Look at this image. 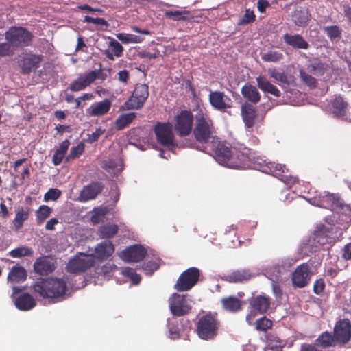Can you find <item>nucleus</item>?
<instances>
[{"instance_id": "f257e3e1", "label": "nucleus", "mask_w": 351, "mask_h": 351, "mask_svg": "<svg viewBox=\"0 0 351 351\" xmlns=\"http://www.w3.org/2000/svg\"><path fill=\"white\" fill-rule=\"evenodd\" d=\"M241 162L240 168L255 169L276 177H280V180L287 185H291L296 182L295 178L283 174L284 165L273 162H267L261 158L253 156L250 149L247 147L241 149Z\"/></svg>"}, {"instance_id": "f03ea898", "label": "nucleus", "mask_w": 351, "mask_h": 351, "mask_svg": "<svg viewBox=\"0 0 351 351\" xmlns=\"http://www.w3.org/2000/svg\"><path fill=\"white\" fill-rule=\"evenodd\" d=\"M212 149L215 153V160L220 165L228 168H240L241 150L236 148L230 149L223 144L215 141H213Z\"/></svg>"}, {"instance_id": "7ed1b4c3", "label": "nucleus", "mask_w": 351, "mask_h": 351, "mask_svg": "<svg viewBox=\"0 0 351 351\" xmlns=\"http://www.w3.org/2000/svg\"><path fill=\"white\" fill-rule=\"evenodd\" d=\"M66 283L60 278H49L37 281L34 285L35 292L43 298H60L64 295Z\"/></svg>"}, {"instance_id": "20e7f679", "label": "nucleus", "mask_w": 351, "mask_h": 351, "mask_svg": "<svg viewBox=\"0 0 351 351\" xmlns=\"http://www.w3.org/2000/svg\"><path fill=\"white\" fill-rule=\"evenodd\" d=\"M194 135L197 141L206 143L213 138V123L206 110L199 109L195 114Z\"/></svg>"}, {"instance_id": "39448f33", "label": "nucleus", "mask_w": 351, "mask_h": 351, "mask_svg": "<svg viewBox=\"0 0 351 351\" xmlns=\"http://www.w3.org/2000/svg\"><path fill=\"white\" fill-rule=\"evenodd\" d=\"M219 327L218 320L211 314H207L199 318L197 324V333L204 340L213 339Z\"/></svg>"}, {"instance_id": "423d86ee", "label": "nucleus", "mask_w": 351, "mask_h": 351, "mask_svg": "<svg viewBox=\"0 0 351 351\" xmlns=\"http://www.w3.org/2000/svg\"><path fill=\"white\" fill-rule=\"evenodd\" d=\"M193 301L187 294L173 293L169 298V305L171 312L176 316H183L189 313Z\"/></svg>"}, {"instance_id": "0eeeda50", "label": "nucleus", "mask_w": 351, "mask_h": 351, "mask_svg": "<svg viewBox=\"0 0 351 351\" xmlns=\"http://www.w3.org/2000/svg\"><path fill=\"white\" fill-rule=\"evenodd\" d=\"M5 38L15 47H18L29 45L32 38V34L23 27H12L5 33Z\"/></svg>"}, {"instance_id": "6e6552de", "label": "nucleus", "mask_w": 351, "mask_h": 351, "mask_svg": "<svg viewBox=\"0 0 351 351\" xmlns=\"http://www.w3.org/2000/svg\"><path fill=\"white\" fill-rule=\"evenodd\" d=\"M199 277V270L196 267H191L180 276L175 289L178 291H189L197 282Z\"/></svg>"}, {"instance_id": "1a4fd4ad", "label": "nucleus", "mask_w": 351, "mask_h": 351, "mask_svg": "<svg viewBox=\"0 0 351 351\" xmlns=\"http://www.w3.org/2000/svg\"><path fill=\"white\" fill-rule=\"evenodd\" d=\"M149 96L148 86L146 84H137L132 96L125 102L128 110H138L142 108Z\"/></svg>"}, {"instance_id": "9d476101", "label": "nucleus", "mask_w": 351, "mask_h": 351, "mask_svg": "<svg viewBox=\"0 0 351 351\" xmlns=\"http://www.w3.org/2000/svg\"><path fill=\"white\" fill-rule=\"evenodd\" d=\"M93 263V256L80 254L69 260L66 269L70 273L77 274L86 271Z\"/></svg>"}, {"instance_id": "9b49d317", "label": "nucleus", "mask_w": 351, "mask_h": 351, "mask_svg": "<svg viewBox=\"0 0 351 351\" xmlns=\"http://www.w3.org/2000/svg\"><path fill=\"white\" fill-rule=\"evenodd\" d=\"M154 130L157 140L160 144L165 146H170L174 144V136L171 124L169 123H158Z\"/></svg>"}, {"instance_id": "f8f14e48", "label": "nucleus", "mask_w": 351, "mask_h": 351, "mask_svg": "<svg viewBox=\"0 0 351 351\" xmlns=\"http://www.w3.org/2000/svg\"><path fill=\"white\" fill-rule=\"evenodd\" d=\"M334 335L337 342L346 343L351 339V323L347 319L338 321L334 328Z\"/></svg>"}, {"instance_id": "ddd939ff", "label": "nucleus", "mask_w": 351, "mask_h": 351, "mask_svg": "<svg viewBox=\"0 0 351 351\" xmlns=\"http://www.w3.org/2000/svg\"><path fill=\"white\" fill-rule=\"evenodd\" d=\"M310 267L308 264L299 265L292 274V282L295 287L302 288L306 286L311 278Z\"/></svg>"}, {"instance_id": "4468645a", "label": "nucleus", "mask_w": 351, "mask_h": 351, "mask_svg": "<svg viewBox=\"0 0 351 351\" xmlns=\"http://www.w3.org/2000/svg\"><path fill=\"white\" fill-rule=\"evenodd\" d=\"M193 116L188 111H182L176 117V130L182 136L189 135L192 129Z\"/></svg>"}, {"instance_id": "2eb2a0df", "label": "nucleus", "mask_w": 351, "mask_h": 351, "mask_svg": "<svg viewBox=\"0 0 351 351\" xmlns=\"http://www.w3.org/2000/svg\"><path fill=\"white\" fill-rule=\"evenodd\" d=\"M339 199L337 195L330 194L328 192H324L319 196H315L310 199L309 202L317 206L325 208H332L335 206L339 204Z\"/></svg>"}, {"instance_id": "dca6fc26", "label": "nucleus", "mask_w": 351, "mask_h": 351, "mask_svg": "<svg viewBox=\"0 0 351 351\" xmlns=\"http://www.w3.org/2000/svg\"><path fill=\"white\" fill-rule=\"evenodd\" d=\"M146 251L142 245H135L121 251L120 258L125 262H138L145 256Z\"/></svg>"}, {"instance_id": "f3484780", "label": "nucleus", "mask_w": 351, "mask_h": 351, "mask_svg": "<svg viewBox=\"0 0 351 351\" xmlns=\"http://www.w3.org/2000/svg\"><path fill=\"white\" fill-rule=\"evenodd\" d=\"M209 101L211 106L218 110H224L232 107L230 99L219 91H210Z\"/></svg>"}, {"instance_id": "a211bd4d", "label": "nucleus", "mask_w": 351, "mask_h": 351, "mask_svg": "<svg viewBox=\"0 0 351 351\" xmlns=\"http://www.w3.org/2000/svg\"><path fill=\"white\" fill-rule=\"evenodd\" d=\"M111 106V101L107 99L94 102L86 109V114L90 117H101L108 112Z\"/></svg>"}, {"instance_id": "6ab92c4d", "label": "nucleus", "mask_w": 351, "mask_h": 351, "mask_svg": "<svg viewBox=\"0 0 351 351\" xmlns=\"http://www.w3.org/2000/svg\"><path fill=\"white\" fill-rule=\"evenodd\" d=\"M114 252V246L112 243L106 240L98 243L95 249V257L99 260H106Z\"/></svg>"}, {"instance_id": "aec40b11", "label": "nucleus", "mask_w": 351, "mask_h": 351, "mask_svg": "<svg viewBox=\"0 0 351 351\" xmlns=\"http://www.w3.org/2000/svg\"><path fill=\"white\" fill-rule=\"evenodd\" d=\"M94 73L89 71L80 74L70 84L69 88L75 92L82 90L94 82Z\"/></svg>"}, {"instance_id": "412c9836", "label": "nucleus", "mask_w": 351, "mask_h": 351, "mask_svg": "<svg viewBox=\"0 0 351 351\" xmlns=\"http://www.w3.org/2000/svg\"><path fill=\"white\" fill-rule=\"evenodd\" d=\"M34 268L36 273L40 275H45L51 272L55 269V267L51 258L44 256L36 261L34 264Z\"/></svg>"}, {"instance_id": "4be33fe9", "label": "nucleus", "mask_w": 351, "mask_h": 351, "mask_svg": "<svg viewBox=\"0 0 351 351\" xmlns=\"http://www.w3.org/2000/svg\"><path fill=\"white\" fill-rule=\"evenodd\" d=\"M102 187L99 183H93L84 187L80 194L79 199L82 202L93 199L101 191Z\"/></svg>"}, {"instance_id": "5701e85b", "label": "nucleus", "mask_w": 351, "mask_h": 351, "mask_svg": "<svg viewBox=\"0 0 351 351\" xmlns=\"http://www.w3.org/2000/svg\"><path fill=\"white\" fill-rule=\"evenodd\" d=\"M40 61V56L37 55H29L25 57L20 64L23 73H29L32 69H35L38 67Z\"/></svg>"}, {"instance_id": "b1692460", "label": "nucleus", "mask_w": 351, "mask_h": 351, "mask_svg": "<svg viewBox=\"0 0 351 351\" xmlns=\"http://www.w3.org/2000/svg\"><path fill=\"white\" fill-rule=\"evenodd\" d=\"M256 82L258 88L263 92L271 94L275 97L280 96V91L276 86L272 84L265 76L259 75L256 77Z\"/></svg>"}, {"instance_id": "393cba45", "label": "nucleus", "mask_w": 351, "mask_h": 351, "mask_svg": "<svg viewBox=\"0 0 351 351\" xmlns=\"http://www.w3.org/2000/svg\"><path fill=\"white\" fill-rule=\"evenodd\" d=\"M13 300L16 308L21 311L30 310L36 305L34 299L27 293H24L16 299L13 298Z\"/></svg>"}, {"instance_id": "a878e982", "label": "nucleus", "mask_w": 351, "mask_h": 351, "mask_svg": "<svg viewBox=\"0 0 351 351\" xmlns=\"http://www.w3.org/2000/svg\"><path fill=\"white\" fill-rule=\"evenodd\" d=\"M241 114L245 126L248 128H252L256 117V111L254 107L248 103L243 104L241 107Z\"/></svg>"}, {"instance_id": "bb28decb", "label": "nucleus", "mask_w": 351, "mask_h": 351, "mask_svg": "<svg viewBox=\"0 0 351 351\" xmlns=\"http://www.w3.org/2000/svg\"><path fill=\"white\" fill-rule=\"evenodd\" d=\"M284 40L287 45L294 48L307 49L309 47L308 43L298 34L290 35L286 34L284 36Z\"/></svg>"}, {"instance_id": "cd10ccee", "label": "nucleus", "mask_w": 351, "mask_h": 351, "mask_svg": "<svg viewBox=\"0 0 351 351\" xmlns=\"http://www.w3.org/2000/svg\"><path fill=\"white\" fill-rule=\"evenodd\" d=\"M27 278L25 269L21 266H14L8 276V281L11 283H20Z\"/></svg>"}, {"instance_id": "c85d7f7f", "label": "nucleus", "mask_w": 351, "mask_h": 351, "mask_svg": "<svg viewBox=\"0 0 351 351\" xmlns=\"http://www.w3.org/2000/svg\"><path fill=\"white\" fill-rule=\"evenodd\" d=\"M250 304L254 311L261 313H265L270 305L269 299L265 295H258L252 299Z\"/></svg>"}, {"instance_id": "c756f323", "label": "nucleus", "mask_w": 351, "mask_h": 351, "mask_svg": "<svg viewBox=\"0 0 351 351\" xmlns=\"http://www.w3.org/2000/svg\"><path fill=\"white\" fill-rule=\"evenodd\" d=\"M241 94L246 99L256 104L260 101L261 95L257 88L250 84H245L241 88Z\"/></svg>"}, {"instance_id": "7c9ffc66", "label": "nucleus", "mask_w": 351, "mask_h": 351, "mask_svg": "<svg viewBox=\"0 0 351 351\" xmlns=\"http://www.w3.org/2000/svg\"><path fill=\"white\" fill-rule=\"evenodd\" d=\"M267 71L270 77L274 78L275 81L280 85H289L293 84L294 82L292 76H288L284 72H279L274 69H269Z\"/></svg>"}, {"instance_id": "2f4dec72", "label": "nucleus", "mask_w": 351, "mask_h": 351, "mask_svg": "<svg viewBox=\"0 0 351 351\" xmlns=\"http://www.w3.org/2000/svg\"><path fill=\"white\" fill-rule=\"evenodd\" d=\"M251 276V273L248 270L239 269L227 276L226 280L230 282H240L249 280Z\"/></svg>"}, {"instance_id": "473e14b6", "label": "nucleus", "mask_w": 351, "mask_h": 351, "mask_svg": "<svg viewBox=\"0 0 351 351\" xmlns=\"http://www.w3.org/2000/svg\"><path fill=\"white\" fill-rule=\"evenodd\" d=\"M101 167L110 171H112L114 175L118 174L122 170L121 161L119 159H108L102 161Z\"/></svg>"}, {"instance_id": "72a5a7b5", "label": "nucleus", "mask_w": 351, "mask_h": 351, "mask_svg": "<svg viewBox=\"0 0 351 351\" xmlns=\"http://www.w3.org/2000/svg\"><path fill=\"white\" fill-rule=\"evenodd\" d=\"M316 343L322 348H327L335 346L337 342L335 335L332 336L330 333L325 332L318 337Z\"/></svg>"}, {"instance_id": "f704fd0d", "label": "nucleus", "mask_w": 351, "mask_h": 351, "mask_svg": "<svg viewBox=\"0 0 351 351\" xmlns=\"http://www.w3.org/2000/svg\"><path fill=\"white\" fill-rule=\"evenodd\" d=\"M267 274L268 278L272 282V289L274 293L276 296L280 295L281 294V289L278 282L282 280L281 271H278L277 273H275V271L269 270V271L267 272Z\"/></svg>"}, {"instance_id": "c9c22d12", "label": "nucleus", "mask_w": 351, "mask_h": 351, "mask_svg": "<svg viewBox=\"0 0 351 351\" xmlns=\"http://www.w3.org/2000/svg\"><path fill=\"white\" fill-rule=\"evenodd\" d=\"M136 117L134 112L122 114L118 117L115 121L116 127L118 130H121L129 125Z\"/></svg>"}, {"instance_id": "e433bc0d", "label": "nucleus", "mask_w": 351, "mask_h": 351, "mask_svg": "<svg viewBox=\"0 0 351 351\" xmlns=\"http://www.w3.org/2000/svg\"><path fill=\"white\" fill-rule=\"evenodd\" d=\"M348 104L343 100L341 97H336L334 99L332 107L333 114L336 117H342L346 114V110Z\"/></svg>"}, {"instance_id": "4c0bfd02", "label": "nucleus", "mask_w": 351, "mask_h": 351, "mask_svg": "<svg viewBox=\"0 0 351 351\" xmlns=\"http://www.w3.org/2000/svg\"><path fill=\"white\" fill-rule=\"evenodd\" d=\"M292 19L296 25L305 26L309 20V16L306 10H295L292 14Z\"/></svg>"}, {"instance_id": "58836bf2", "label": "nucleus", "mask_w": 351, "mask_h": 351, "mask_svg": "<svg viewBox=\"0 0 351 351\" xmlns=\"http://www.w3.org/2000/svg\"><path fill=\"white\" fill-rule=\"evenodd\" d=\"M118 232V226L115 224L102 226L99 229V234L102 238H112Z\"/></svg>"}, {"instance_id": "ea45409f", "label": "nucleus", "mask_w": 351, "mask_h": 351, "mask_svg": "<svg viewBox=\"0 0 351 351\" xmlns=\"http://www.w3.org/2000/svg\"><path fill=\"white\" fill-rule=\"evenodd\" d=\"M29 216V212L27 210L21 208L16 210V216L13 221V224L16 230L20 229L26 221Z\"/></svg>"}, {"instance_id": "a19ab883", "label": "nucleus", "mask_w": 351, "mask_h": 351, "mask_svg": "<svg viewBox=\"0 0 351 351\" xmlns=\"http://www.w3.org/2000/svg\"><path fill=\"white\" fill-rule=\"evenodd\" d=\"M296 261L295 259L293 258H286L282 259L280 262L273 268H271L270 270L272 271H275L277 273L278 271H281V275L288 270Z\"/></svg>"}, {"instance_id": "79ce46f5", "label": "nucleus", "mask_w": 351, "mask_h": 351, "mask_svg": "<svg viewBox=\"0 0 351 351\" xmlns=\"http://www.w3.org/2000/svg\"><path fill=\"white\" fill-rule=\"evenodd\" d=\"M223 307L232 312H235L241 308V302L239 300L234 297H229L222 300Z\"/></svg>"}, {"instance_id": "37998d69", "label": "nucleus", "mask_w": 351, "mask_h": 351, "mask_svg": "<svg viewBox=\"0 0 351 351\" xmlns=\"http://www.w3.org/2000/svg\"><path fill=\"white\" fill-rule=\"evenodd\" d=\"M116 37L123 43H140L143 41V38L141 36H136L130 34L119 33Z\"/></svg>"}, {"instance_id": "c03bdc74", "label": "nucleus", "mask_w": 351, "mask_h": 351, "mask_svg": "<svg viewBox=\"0 0 351 351\" xmlns=\"http://www.w3.org/2000/svg\"><path fill=\"white\" fill-rule=\"evenodd\" d=\"M51 213V208L46 205L39 207L36 213V221L38 225L41 224L47 218H48Z\"/></svg>"}, {"instance_id": "a18cd8bd", "label": "nucleus", "mask_w": 351, "mask_h": 351, "mask_svg": "<svg viewBox=\"0 0 351 351\" xmlns=\"http://www.w3.org/2000/svg\"><path fill=\"white\" fill-rule=\"evenodd\" d=\"M108 212V208L107 207H99L95 208L91 216V221L94 224L99 223L103 220Z\"/></svg>"}, {"instance_id": "49530a36", "label": "nucleus", "mask_w": 351, "mask_h": 351, "mask_svg": "<svg viewBox=\"0 0 351 351\" xmlns=\"http://www.w3.org/2000/svg\"><path fill=\"white\" fill-rule=\"evenodd\" d=\"M189 11L184 10V11H180V10H176V11H171L168 10L165 12V16L172 19L175 21H180V20H186L187 16L186 15L189 14Z\"/></svg>"}, {"instance_id": "de8ad7c7", "label": "nucleus", "mask_w": 351, "mask_h": 351, "mask_svg": "<svg viewBox=\"0 0 351 351\" xmlns=\"http://www.w3.org/2000/svg\"><path fill=\"white\" fill-rule=\"evenodd\" d=\"M283 58V55L276 51H269L262 55V59L265 62H276L280 61Z\"/></svg>"}, {"instance_id": "09e8293b", "label": "nucleus", "mask_w": 351, "mask_h": 351, "mask_svg": "<svg viewBox=\"0 0 351 351\" xmlns=\"http://www.w3.org/2000/svg\"><path fill=\"white\" fill-rule=\"evenodd\" d=\"M32 254V250L25 246H21L10 252V255L13 258H21L29 256Z\"/></svg>"}, {"instance_id": "8fccbe9b", "label": "nucleus", "mask_w": 351, "mask_h": 351, "mask_svg": "<svg viewBox=\"0 0 351 351\" xmlns=\"http://www.w3.org/2000/svg\"><path fill=\"white\" fill-rule=\"evenodd\" d=\"M14 47L12 43L9 41L0 43V57L12 55L14 51Z\"/></svg>"}, {"instance_id": "3c124183", "label": "nucleus", "mask_w": 351, "mask_h": 351, "mask_svg": "<svg viewBox=\"0 0 351 351\" xmlns=\"http://www.w3.org/2000/svg\"><path fill=\"white\" fill-rule=\"evenodd\" d=\"M272 326V322L265 317H261L256 322V329L259 331H267Z\"/></svg>"}, {"instance_id": "603ef678", "label": "nucleus", "mask_w": 351, "mask_h": 351, "mask_svg": "<svg viewBox=\"0 0 351 351\" xmlns=\"http://www.w3.org/2000/svg\"><path fill=\"white\" fill-rule=\"evenodd\" d=\"M324 30L331 40L340 38L341 34V29L337 25L325 27Z\"/></svg>"}, {"instance_id": "864d4df0", "label": "nucleus", "mask_w": 351, "mask_h": 351, "mask_svg": "<svg viewBox=\"0 0 351 351\" xmlns=\"http://www.w3.org/2000/svg\"><path fill=\"white\" fill-rule=\"evenodd\" d=\"M121 274L127 277H129L134 284L137 285L141 281L140 275L137 274L134 271L129 267L122 269Z\"/></svg>"}, {"instance_id": "5fc2aeb1", "label": "nucleus", "mask_w": 351, "mask_h": 351, "mask_svg": "<svg viewBox=\"0 0 351 351\" xmlns=\"http://www.w3.org/2000/svg\"><path fill=\"white\" fill-rule=\"evenodd\" d=\"M83 151L84 145L82 144H79L75 147H73L70 150L69 154L66 156V160L69 161L79 156L82 154Z\"/></svg>"}, {"instance_id": "6e6d98bb", "label": "nucleus", "mask_w": 351, "mask_h": 351, "mask_svg": "<svg viewBox=\"0 0 351 351\" xmlns=\"http://www.w3.org/2000/svg\"><path fill=\"white\" fill-rule=\"evenodd\" d=\"M117 269V267L114 263L108 262L104 264L101 267L97 268V274L99 275H106Z\"/></svg>"}, {"instance_id": "4d7b16f0", "label": "nucleus", "mask_w": 351, "mask_h": 351, "mask_svg": "<svg viewBox=\"0 0 351 351\" xmlns=\"http://www.w3.org/2000/svg\"><path fill=\"white\" fill-rule=\"evenodd\" d=\"M109 47H111V49L115 56L121 57L122 56L123 48L118 41L114 39H111L109 43Z\"/></svg>"}, {"instance_id": "13d9d810", "label": "nucleus", "mask_w": 351, "mask_h": 351, "mask_svg": "<svg viewBox=\"0 0 351 351\" xmlns=\"http://www.w3.org/2000/svg\"><path fill=\"white\" fill-rule=\"evenodd\" d=\"M61 195V191L57 189H49L44 196L45 201L53 200L55 201Z\"/></svg>"}, {"instance_id": "bf43d9fd", "label": "nucleus", "mask_w": 351, "mask_h": 351, "mask_svg": "<svg viewBox=\"0 0 351 351\" xmlns=\"http://www.w3.org/2000/svg\"><path fill=\"white\" fill-rule=\"evenodd\" d=\"M255 19L254 12L250 10H246L244 16L239 20V25L248 24Z\"/></svg>"}, {"instance_id": "052dcab7", "label": "nucleus", "mask_w": 351, "mask_h": 351, "mask_svg": "<svg viewBox=\"0 0 351 351\" xmlns=\"http://www.w3.org/2000/svg\"><path fill=\"white\" fill-rule=\"evenodd\" d=\"M310 68L311 71H312L315 75H322L326 70V66L320 62H315L312 64L310 66Z\"/></svg>"}, {"instance_id": "680f3d73", "label": "nucleus", "mask_w": 351, "mask_h": 351, "mask_svg": "<svg viewBox=\"0 0 351 351\" xmlns=\"http://www.w3.org/2000/svg\"><path fill=\"white\" fill-rule=\"evenodd\" d=\"M158 267V265L156 261H151L145 263L143 269L144 270L145 274L151 275L154 271H156Z\"/></svg>"}, {"instance_id": "e2e57ef3", "label": "nucleus", "mask_w": 351, "mask_h": 351, "mask_svg": "<svg viewBox=\"0 0 351 351\" xmlns=\"http://www.w3.org/2000/svg\"><path fill=\"white\" fill-rule=\"evenodd\" d=\"M300 77L302 80L307 84L309 86H315L316 80L314 77L307 74L304 71L300 70Z\"/></svg>"}, {"instance_id": "0e129e2a", "label": "nucleus", "mask_w": 351, "mask_h": 351, "mask_svg": "<svg viewBox=\"0 0 351 351\" xmlns=\"http://www.w3.org/2000/svg\"><path fill=\"white\" fill-rule=\"evenodd\" d=\"M89 73H94V75H95L94 76V81L96 79H99V80H101V81H104L108 77L107 73H104L101 69L90 71Z\"/></svg>"}, {"instance_id": "69168bd1", "label": "nucleus", "mask_w": 351, "mask_h": 351, "mask_svg": "<svg viewBox=\"0 0 351 351\" xmlns=\"http://www.w3.org/2000/svg\"><path fill=\"white\" fill-rule=\"evenodd\" d=\"M64 156L65 155L64 154L56 150L52 159L53 165L56 166L60 165L62 162Z\"/></svg>"}, {"instance_id": "338daca9", "label": "nucleus", "mask_w": 351, "mask_h": 351, "mask_svg": "<svg viewBox=\"0 0 351 351\" xmlns=\"http://www.w3.org/2000/svg\"><path fill=\"white\" fill-rule=\"evenodd\" d=\"M104 131L105 130L101 128H97L95 132L89 135V140L91 142L96 141L100 136L104 133Z\"/></svg>"}, {"instance_id": "774afa93", "label": "nucleus", "mask_w": 351, "mask_h": 351, "mask_svg": "<svg viewBox=\"0 0 351 351\" xmlns=\"http://www.w3.org/2000/svg\"><path fill=\"white\" fill-rule=\"evenodd\" d=\"M300 351H319L315 345L309 343H302L300 347Z\"/></svg>"}]
</instances>
